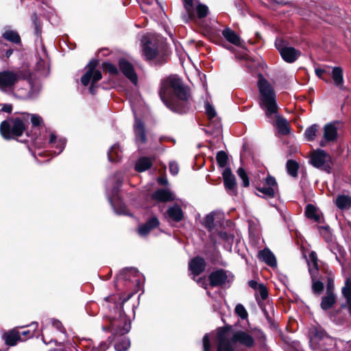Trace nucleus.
<instances>
[{
	"label": "nucleus",
	"mask_w": 351,
	"mask_h": 351,
	"mask_svg": "<svg viewBox=\"0 0 351 351\" xmlns=\"http://www.w3.org/2000/svg\"><path fill=\"white\" fill-rule=\"evenodd\" d=\"M133 293L127 297L122 298L119 295H112L105 298L106 305L109 309V315L106 316L110 325L104 326V330H110L112 335H123L128 333L131 328V320L123 311V304L126 302Z\"/></svg>",
	"instance_id": "obj_1"
},
{
	"label": "nucleus",
	"mask_w": 351,
	"mask_h": 351,
	"mask_svg": "<svg viewBox=\"0 0 351 351\" xmlns=\"http://www.w3.org/2000/svg\"><path fill=\"white\" fill-rule=\"evenodd\" d=\"M160 96L164 104L171 110L184 113L188 93L181 80L176 75H170L161 82Z\"/></svg>",
	"instance_id": "obj_2"
},
{
	"label": "nucleus",
	"mask_w": 351,
	"mask_h": 351,
	"mask_svg": "<svg viewBox=\"0 0 351 351\" xmlns=\"http://www.w3.org/2000/svg\"><path fill=\"white\" fill-rule=\"evenodd\" d=\"M31 119L33 126H38L43 123V119L36 114L22 113L21 117L12 118L3 121L0 125V132L5 139H11L21 136L25 131L24 121Z\"/></svg>",
	"instance_id": "obj_3"
},
{
	"label": "nucleus",
	"mask_w": 351,
	"mask_h": 351,
	"mask_svg": "<svg viewBox=\"0 0 351 351\" xmlns=\"http://www.w3.org/2000/svg\"><path fill=\"white\" fill-rule=\"evenodd\" d=\"M239 343L247 348L254 344V338L247 332L238 330L231 333L226 328H219L217 332V351H233L232 344Z\"/></svg>",
	"instance_id": "obj_4"
},
{
	"label": "nucleus",
	"mask_w": 351,
	"mask_h": 351,
	"mask_svg": "<svg viewBox=\"0 0 351 351\" xmlns=\"http://www.w3.org/2000/svg\"><path fill=\"white\" fill-rule=\"evenodd\" d=\"M261 108L265 111L267 119L272 121L273 114L278 111L276 93L271 84L262 75H259L257 83Z\"/></svg>",
	"instance_id": "obj_5"
},
{
	"label": "nucleus",
	"mask_w": 351,
	"mask_h": 351,
	"mask_svg": "<svg viewBox=\"0 0 351 351\" xmlns=\"http://www.w3.org/2000/svg\"><path fill=\"white\" fill-rule=\"evenodd\" d=\"M309 336V342L313 349L328 351L335 345V340L328 335L320 327H312L310 329Z\"/></svg>",
	"instance_id": "obj_6"
},
{
	"label": "nucleus",
	"mask_w": 351,
	"mask_h": 351,
	"mask_svg": "<svg viewBox=\"0 0 351 351\" xmlns=\"http://www.w3.org/2000/svg\"><path fill=\"white\" fill-rule=\"evenodd\" d=\"M22 79L23 74L21 71H2L0 72V90L5 93H12L15 85Z\"/></svg>",
	"instance_id": "obj_7"
},
{
	"label": "nucleus",
	"mask_w": 351,
	"mask_h": 351,
	"mask_svg": "<svg viewBox=\"0 0 351 351\" xmlns=\"http://www.w3.org/2000/svg\"><path fill=\"white\" fill-rule=\"evenodd\" d=\"M98 64L99 62L97 60H90L85 67V73L81 77V82L84 86H87L89 83H91L89 90L92 94H95V84L102 78L101 71L96 69Z\"/></svg>",
	"instance_id": "obj_8"
},
{
	"label": "nucleus",
	"mask_w": 351,
	"mask_h": 351,
	"mask_svg": "<svg viewBox=\"0 0 351 351\" xmlns=\"http://www.w3.org/2000/svg\"><path fill=\"white\" fill-rule=\"evenodd\" d=\"M310 163L317 169L330 173L332 166L331 156L324 150L317 149L310 154Z\"/></svg>",
	"instance_id": "obj_9"
},
{
	"label": "nucleus",
	"mask_w": 351,
	"mask_h": 351,
	"mask_svg": "<svg viewBox=\"0 0 351 351\" xmlns=\"http://www.w3.org/2000/svg\"><path fill=\"white\" fill-rule=\"evenodd\" d=\"M26 87H21L14 88L12 93L16 97L21 99H30L35 98L40 89V86L38 83L26 82Z\"/></svg>",
	"instance_id": "obj_10"
},
{
	"label": "nucleus",
	"mask_w": 351,
	"mask_h": 351,
	"mask_svg": "<svg viewBox=\"0 0 351 351\" xmlns=\"http://www.w3.org/2000/svg\"><path fill=\"white\" fill-rule=\"evenodd\" d=\"M337 122H332L324 125L323 130V137L319 142L321 147H326L330 143H334L338 137Z\"/></svg>",
	"instance_id": "obj_11"
},
{
	"label": "nucleus",
	"mask_w": 351,
	"mask_h": 351,
	"mask_svg": "<svg viewBox=\"0 0 351 351\" xmlns=\"http://www.w3.org/2000/svg\"><path fill=\"white\" fill-rule=\"evenodd\" d=\"M210 285L211 287H222L232 280V276L228 274L227 271L223 269H219L213 271L209 276Z\"/></svg>",
	"instance_id": "obj_12"
},
{
	"label": "nucleus",
	"mask_w": 351,
	"mask_h": 351,
	"mask_svg": "<svg viewBox=\"0 0 351 351\" xmlns=\"http://www.w3.org/2000/svg\"><path fill=\"white\" fill-rule=\"evenodd\" d=\"M258 191L269 197H274L278 191L275 178L268 175L265 179L264 185L258 188Z\"/></svg>",
	"instance_id": "obj_13"
},
{
	"label": "nucleus",
	"mask_w": 351,
	"mask_h": 351,
	"mask_svg": "<svg viewBox=\"0 0 351 351\" xmlns=\"http://www.w3.org/2000/svg\"><path fill=\"white\" fill-rule=\"evenodd\" d=\"M282 59L289 63L295 62L300 56V51L292 47L280 46L276 44Z\"/></svg>",
	"instance_id": "obj_14"
},
{
	"label": "nucleus",
	"mask_w": 351,
	"mask_h": 351,
	"mask_svg": "<svg viewBox=\"0 0 351 351\" xmlns=\"http://www.w3.org/2000/svg\"><path fill=\"white\" fill-rule=\"evenodd\" d=\"M208 12V8L206 5L200 3L198 0H194L193 15H190L187 12V15L183 16V19L186 23H187L189 22V20L194 19L195 16H197L199 19L204 18L207 16Z\"/></svg>",
	"instance_id": "obj_15"
},
{
	"label": "nucleus",
	"mask_w": 351,
	"mask_h": 351,
	"mask_svg": "<svg viewBox=\"0 0 351 351\" xmlns=\"http://www.w3.org/2000/svg\"><path fill=\"white\" fill-rule=\"evenodd\" d=\"M138 271L135 268H127L121 270L117 277V282L119 281H132L134 283L140 282Z\"/></svg>",
	"instance_id": "obj_16"
},
{
	"label": "nucleus",
	"mask_w": 351,
	"mask_h": 351,
	"mask_svg": "<svg viewBox=\"0 0 351 351\" xmlns=\"http://www.w3.org/2000/svg\"><path fill=\"white\" fill-rule=\"evenodd\" d=\"M268 121L273 124L274 125H276L278 129V132L281 134L286 135L289 134V124L286 119L281 117L278 114V110L276 113H274L272 121H271L269 119H268Z\"/></svg>",
	"instance_id": "obj_17"
},
{
	"label": "nucleus",
	"mask_w": 351,
	"mask_h": 351,
	"mask_svg": "<svg viewBox=\"0 0 351 351\" xmlns=\"http://www.w3.org/2000/svg\"><path fill=\"white\" fill-rule=\"evenodd\" d=\"M224 186L229 194L235 195L237 194L236 180L232 175L230 168H226L222 173Z\"/></svg>",
	"instance_id": "obj_18"
},
{
	"label": "nucleus",
	"mask_w": 351,
	"mask_h": 351,
	"mask_svg": "<svg viewBox=\"0 0 351 351\" xmlns=\"http://www.w3.org/2000/svg\"><path fill=\"white\" fill-rule=\"evenodd\" d=\"M119 69L134 84H137L138 77L132 65L127 60L121 59L119 62Z\"/></svg>",
	"instance_id": "obj_19"
},
{
	"label": "nucleus",
	"mask_w": 351,
	"mask_h": 351,
	"mask_svg": "<svg viewBox=\"0 0 351 351\" xmlns=\"http://www.w3.org/2000/svg\"><path fill=\"white\" fill-rule=\"evenodd\" d=\"M152 197L154 200L160 202H166L173 201L175 195L168 189H158L152 195Z\"/></svg>",
	"instance_id": "obj_20"
},
{
	"label": "nucleus",
	"mask_w": 351,
	"mask_h": 351,
	"mask_svg": "<svg viewBox=\"0 0 351 351\" xmlns=\"http://www.w3.org/2000/svg\"><path fill=\"white\" fill-rule=\"evenodd\" d=\"M134 131L137 143H144L146 141L145 129L144 123L137 118L135 119Z\"/></svg>",
	"instance_id": "obj_21"
},
{
	"label": "nucleus",
	"mask_w": 351,
	"mask_h": 351,
	"mask_svg": "<svg viewBox=\"0 0 351 351\" xmlns=\"http://www.w3.org/2000/svg\"><path fill=\"white\" fill-rule=\"evenodd\" d=\"M205 266L204 260L200 257H195L189 264V269L194 275H198L202 273L204 270Z\"/></svg>",
	"instance_id": "obj_22"
},
{
	"label": "nucleus",
	"mask_w": 351,
	"mask_h": 351,
	"mask_svg": "<svg viewBox=\"0 0 351 351\" xmlns=\"http://www.w3.org/2000/svg\"><path fill=\"white\" fill-rule=\"evenodd\" d=\"M159 225V221L157 217H152L145 224L141 226L138 229V234L141 237L147 236L151 230Z\"/></svg>",
	"instance_id": "obj_23"
},
{
	"label": "nucleus",
	"mask_w": 351,
	"mask_h": 351,
	"mask_svg": "<svg viewBox=\"0 0 351 351\" xmlns=\"http://www.w3.org/2000/svg\"><path fill=\"white\" fill-rule=\"evenodd\" d=\"M3 337L5 343L11 346H15L19 341H23L21 337V333L16 329H14L8 333H5Z\"/></svg>",
	"instance_id": "obj_24"
},
{
	"label": "nucleus",
	"mask_w": 351,
	"mask_h": 351,
	"mask_svg": "<svg viewBox=\"0 0 351 351\" xmlns=\"http://www.w3.org/2000/svg\"><path fill=\"white\" fill-rule=\"evenodd\" d=\"M334 84L339 89H344L343 69L339 66L334 67L330 73Z\"/></svg>",
	"instance_id": "obj_25"
},
{
	"label": "nucleus",
	"mask_w": 351,
	"mask_h": 351,
	"mask_svg": "<svg viewBox=\"0 0 351 351\" xmlns=\"http://www.w3.org/2000/svg\"><path fill=\"white\" fill-rule=\"evenodd\" d=\"M222 35L225 38V39L229 43L236 46H240L241 45V40L240 37L230 28H225L222 31Z\"/></svg>",
	"instance_id": "obj_26"
},
{
	"label": "nucleus",
	"mask_w": 351,
	"mask_h": 351,
	"mask_svg": "<svg viewBox=\"0 0 351 351\" xmlns=\"http://www.w3.org/2000/svg\"><path fill=\"white\" fill-rule=\"evenodd\" d=\"M259 258L266 264L271 267H276V260L274 254L268 249L261 251L258 254Z\"/></svg>",
	"instance_id": "obj_27"
},
{
	"label": "nucleus",
	"mask_w": 351,
	"mask_h": 351,
	"mask_svg": "<svg viewBox=\"0 0 351 351\" xmlns=\"http://www.w3.org/2000/svg\"><path fill=\"white\" fill-rule=\"evenodd\" d=\"M143 51L147 60H153L158 56V50L155 45L150 42L143 45Z\"/></svg>",
	"instance_id": "obj_28"
},
{
	"label": "nucleus",
	"mask_w": 351,
	"mask_h": 351,
	"mask_svg": "<svg viewBox=\"0 0 351 351\" xmlns=\"http://www.w3.org/2000/svg\"><path fill=\"white\" fill-rule=\"evenodd\" d=\"M205 109L206 114L210 121V123H213L215 124V128H221V123L217 120V118L216 117V111L213 106H211L210 104L206 103L205 105Z\"/></svg>",
	"instance_id": "obj_29"
},
{
	"label": "nucleus",
	"mask_w": 351,
	"mask_h": 351,
	"mask_svg": "<svg viewBox=\"0 0 351 351\" xmlns=\"http://www.w3.org/2000/svg\"><path fill=\"white\" fill-rule=\"evenodd\" d=\"M167 214L169 217L175 221H180L183 217L182 210L178 205H174L170 207L167 210Z\"/></svg>",
	"instance_id": "obj_30"
},
{
	"label": "nucleus",
	"mask_w": 351,
	"mask_h": 351,
	"mask_svg": "<svg viewBox=\"0 0 351 351\" xmlns=\"http://www.w3.org/2000/svg\"><path fill=\"white\" fill-rule=\"evenodd\" d=\"M335 204L341 210L349 208L351 206V197L345 195H338L335 200Z\"/></svg>",
	"instance_id": "obj_31"
},
{
	"label": "nucleus",
	"mask_w": 351,
	"mask_h": 351,
	"mask_svg": "<svg viewBox=\"0 0 351 351\" xmlns=\"http://www.w3.org/2000/svg\"><path fill=\"white\" fill-rule=\"evenodd\" d=\"M108 160L111 162L119 161L122 157V151L118 144H114L111 147L108 152Z\"/></svg>",
	"instance_id": "obj_32"
},
{
	"label": "nucleus",
	"mask_w": 351,
	"mask_h": 351,
	"mask_svg": "<svg viewBox=\"0 0 351 351\" xmlns=\"http://www.w3.org/2000/svg\"><path fill=\"white\" fill-rule=\"evenodd\" d=\"M335 301L336 296L334 293H326V295L322 298L320 306L324 311L328 310L333 306Z\"/></svg>",
	"instance_id": "obj_33"
},
{
	"label": "nucleus",
	"mask_w": 351,
	"mask_h": 351,
	"mask_svg": "<svg viewBox=\"0 0 351 351\" xmlns=\"http://www.w3.org/2000/svg\"><path fill=\"white\" fill-rule=\"evenodd\" d=\"M312 279V289L315 294H319L324 289V284L317 279V275L315 274L313 269H311Z\"/></svg>",
	"instance_id": "obj_34"
},
{
	"label": "nucleus",
	"mask_w": 351,
	"mask_h": 351,
	"mask_svg": "<svg viewBox=\"0 0 351 351\" xmlns=\"http://www.w3.org/2000/svg\"><path fill=\"white\" fill-rule=\"evenodd\" d=\"M308 265V271L311 274V269H313L315 274L317 275L318 274V259L317 257V254L315 252H311L308 256V258L307 260Z\"/></svg>",
	"instance_id": "obj_35"
},
{
	"label": "nucleus",
	"mask_w": 351,
	"mask_h": 351,
	"mask_svg": "<svg viewBox=\"0 0 351 351\" xmlns=\"http://www.w3.org/2000/svg\"><path fill=\"white\" fill-rule=\"evenodd\" d=\"M306 217L309 219H313L315 221L321 222V217L315 207L311 204L307 205L305 210Z\"/></svg>",
	"instance_id": "obj_36"
},
{
	"label": "nucleus",
	"mask_w": 351,
	"mask_h": 351,
	"mask_svg": "<svg viewBox=\"0 0 351 351\" xmlns=\"http://www.w3.org/2000/svg\"><path fill=\"white\" fill-rule=\"evenodd\" d=\"M152 165V161L149 158L143 157L140 158L135 166V169L137 171H144L148 169Z\"/></svg>",
	"instance_id": "obj_37"
},
{
	"label": "nucleus",
	"mask_w": 351,
	"mask_h": 351,
	"mask_svg": "<svg viewBox=\"0 0 351 351\" xmlns=\"http://www.w3.org/2000/svg\"><path fill=\"white\" fill-rule=\"evenodd\" d=\"M2 36L7 40L12 42L15 44H18L21 43V38L19 34L14 30H6L3 34Z\"/></svg>",
	"instance_id": "obj_38"
},
{
	"label": "nucleus",
	"mask_w": 351,
	"mask_h": 351,
	"mask_svg": "<svg viewBox=\"0 0 351 351\" xmlns=\"http://www.w3.org/2000/svg\"><path fill=\"white\" fill-rule=\"evenodd\" d=\"M49 143L53 144V146L59 149L58 154H60L64 149L66 144V140L64 138H60L57 140V137L55 134L51 133L49 138Z\"/></svg>",
	"instance_id": "obj_39"
},
{
	"label": "nucleus",
	"mask_w": 351,
	"mask_h": 351,
	"mask_svg": "<svg viewBox=\"0 0 351 351\" xmlns=\"http://www.w3.org/2000/svg\"><path fill=\"white\" fill-rule=\"evenodd\" d=\"M342 293L347 299L351 314V280L350 278L346 279L345 286L342 288Z\"/></svg>",
	"instance_id": "obj_40"
},
{
	"label": "nucleus",
	"mask_w": 351,
	"mask_h": 351,
	"mask_svg": "<svg viewBox=\"0 0 351 351\" xmlns=\"http://www.w3.org/2000/svg\"><path fill=\"white\" fill-rule=\"evenodd\" d=\"M319 126L317 124H313L307 128L304 132V136L307 141H313L316 136L318 131Z\"/></svg>",
	"instance_id": "obj_41"
},
{
	"label": "nucleus",
	"mask_w": 351,
	"mask_h": 351,
	"mask_svg": "<svg viewBox=\"0 0 351 351\" xmlns=\"http://www.w3.org/2000/svg\"><path fill=\"white\" fill-rule=\"evenodd\" d=\"M130 346V341L128 338L124 337L120 341L114 343V349L117 351H126Z\"/></svg>",
	"instance_id": "obj_42"
},
{
	"label": "nucleus",
	"mask_w": 351,
	"mask_h": 351,
	"mask_svg": "<svg viewBox=\"0 0 351 351\" xmlns=\"http://www.w3.org/2000/svg\"><path fill=\"white\" fill-rule=\"evenodd\" d=\"M298 164L294 160H289L287 162V170L288 173L293 176L296 177L298 176Z\"/></svg>",
	"instance_id": "obj_43"
},
{
	"label": "nucleus",
	"mask_w": 351,
	"mask_h": 351,
	"mask_svg": "<svg viewBox=\"0 0 351 351\" xmlns=\"http://www.w3.org/2000/svg\"><path fill=\"white\" fill-rule=\"evenodd\" d=\"M216 159L218 165L220 167H224L226 165L228 160V156L223 151H220L217 153L216 156Z\"/></svg>",
	"instance_id": "obj_44"
},
{
	"label": "nucleus",
	"mask_w": 351,
	"mask_h": 351,
	"mask_svg": "<svg viewBox=\"0 0 351 351\" xmlns=\"http://www.w3.org/2000/svg\"><path fill=\"white\" fill-rule=\"evenodd\" d=\"M215 213L212 212L209 213L206 217H205L204 220V226L208 229L210 231L212 230L213 228V223L215 220Z\"/></svg>",
	"instance_id": "obj_45"
},
{
	"label": "nucleus",
	"mask_w": 351,
	"mask_h": 351,
	"mask_svg": "<svg viewBox=\"0 0 351 351\" xmlns=\"http://www.w3.org/2000/svg\"><path fill=\"white\" fill-rule=\"evenodd\" d=\"M237 174L243 181V186L247 187L250 185V181L245 170L240 167L237 170Z\"/></svg>",
	"instance_id": "obj_46"
},
{
	"label": "nucleus",
	"mask_w": 351,
	"mask_h": 351,
	"mask_svg": "<svg viewBox=\"0 0 351 351\" xmlns=\"http://www.w3.org/2000/svg\"><path fill=\"white\" fill-rule=\"evenodd\" d=\"M237 174L243 181V186L247 187L250 185V181L245 170L240 167L237 170Z\"/></svg>",
	"instance_id": "obj_47"
},
{
	"label": "nucleus",
	"mask_w": 351,
	"mask_h": 351,
	"mask_svg": "<svg viewBox=\"0 0 351 351\" xmlns=\"http://www.w3.org/2000/svg\"><path fill=\"white\" fill-rule=\"evenodd\" d=\"M235 313L243 319L247 317V313L242 304H237L235 307Z\"/></svg>",
	"instance_id": "obj_48"
},
{
	"label": "nucleus",
	"mask_w": 351,
	"mask_h": 351,
	"mask_svg": "<svg viewBox=\"0 0 351 351\" xmlns=\"http://www.w3.org/2000/svg\"><path fill=\"white\" fill-rule=\"evenodd\" d=\"M193 1L194 0H183L186 12L190 15H193Z\"/></svg>",
	"instance_id": "obj_49"
},
{
	"label": "nucleus",
	"mask_w": 351,
	"mask_h": 351,
	"mask_svg": "<svg viewBox=\"0 0 351 351\" xmlns=\"http://www.w3.org/2000/svg\"><path fill=\"white\" fill-rule=\"evenodd\" d=\"M203 348L204 351H210L211 345L209 339V335L206 334L203 338Z\"/></svg>",
	"instance_id": "obj_50"
},
{
	"label": "nucleus",
	"mask_w": 351,
	"mask_h": 351,
	"mask_svg": "<svg viewBox=\"0 0 351 351\" xmlns=\"http://www.w3.org/2000/svg\"><path fill=\"white\" fill-rule=\"evenodd\" d=\"M104 68L111 74H117L118 72L117 67L111 63H104Z\"/></svg>",
	"instance_id": "obj_51"
},
{
	"label": "nucleus",
	"mask_w": 351,
	"mask_h": 351,
	"mask_svg": "<svg viewBox=\"0 0 351 351\" xmlns=\"http://www.w3.org/2000/svg\"><path fill=\"white\" fill-rule=\"evenodd\" d=\"M257 290L261 299L265 300L268 295L265 287L263 284H260Z\"/></svg>",
	"instance_id": "obj_52"
},
{
	"label": "nucleus",
	"mask_w": 351,
	"mask_h": 351,
	"mask_svg": "<svg viewBox=\"0 0 351 351\" xmlns=\"http://www.w3.org/2000/svg\"><path fill=\"white\" fill-rule=\"evenodd\" d=\"M169 170L172 175H173V176L177 175L179 171V167H178V163L176 162H170Z\"/></svg>",
	"instance_id": "obj_53"
},
{
	"label": "nucleus",
	"mask_w": 351,
	"mask_h": 351,
	"mask_svg": "<svg viewBox=\"0 0 351 351\" xmlns=\"http://www.w3.org/2000/svg\"><path fill=\"white\" fill-rule=\"evenodd\" d=\"M50 322H51L52 326L55 328H56L58 330H59L63 333L65 332L64 328H63L62 323L60 321L56 320V319H51V320H50Z\"/></svg>",
	"instance_id": "obj_54"
},
{
	"label": "nucleus",
	"mask_w": 351,
	"mask_h": 351,
	"mask_svg": "<svg viewBox=\"0 0 351 351\" xmlns=\"http://www.w3.org/2000/svg\"><path fill=\"white\" fill-rule=\"evenodd\" d=\"M315 74H316V75H317L318 77H319V78L322 79L323 80H324V81H325V82H328V80H325V79L322 77V75H323L324 73H328V74H329V73H329V71H328L326 69H319V68H317V69H315Z\"/></svg>",
	"instance_id": "obj_55"
},
{
	"label": "nucleus",
	"mask_w": 351,
	"mask_h": 351,
	"mask_svg": "<svg viewBox=\"0 0 351 351\" xmlns=\"http://www.w3.org/2000/svg\"><path fill=\"white\" fill-rule=\"evenodd\" d=\"M334 281L331 278L328 279L327 282V288H326V293H334Z\"/></svg>",
	"instance_id": "obj_56"
},
{
	"label": "nucleus",
	"mask_w": 351,
	"mask_h": 351,
	"mask_svg": "<svg viewBox=\"0 0 351 351\" xmlns=\"http://www.w3.org/2000/svg\"><path fill=\"white\" fill-rule=\"evenodd\" d=\"M1 110L10 113L12 110V106L9 104H2Z\"/></svg>",
	"instance_id": "obj_57"
},
{
	"label": "nucleus",
	"mask_w": 351,
	"mask_h": 351,
	"mask_svg": "<svg viewBox=\"0 0 351 351\" xmlns=\"http://www.w3.org/2000/svg\"><path fill=\"white\" fill-rule=\"evenodd\" d=\"M121 184V181L119 180H118L117 181L116 186L113 188L112 191L111 193L112 196H115L118 193L119 188L120 187Z\"/></svg>",
	"instance_id": "obj_58"
},
{
	"label": "nucleus",
	"mask_w": 351,
	"mask_h": 351,
	"mask_svg": "<svg viewBox=\"0 0 351 351\" xmlns=\"http://www.w3.org/2000/svg\"><path fill=\"white\" fill-rule=\"evenodd\" d=\"M248 285L251 288H252L254 289H258V285L260 284H258V282L255 280H250V281H249Z\"/></svg>",
	"instance_id": "obj_59"
},
{
	"label": "nucleus",
	"mask_w": 351,
	"mask_h": 351,
	"mask_svg": "<svg viewBox=\"0 0 351 351\" xmlns=\"http://www.w3.org/2000/svg\"><path fill=\"white\" fill-rule=\"evenodd\" d=\"M23 335V336H25V339H23V340H25L26 339H28L30 337H32L33 335V333H31L30 332V330H24L21 333V335Z\"/></svg>",
	"instance_id": "obj_60"
},
{
	"label": "nucleus",
	"mask_w": 351,
	"mask_h": 351,
	"mask_svg": "<svg viewBox=\"0 0 351 351\" xmlns=\"http://www.w3.org/2000/svg\"><path fill=\"white\" fill-rule=\"evenodd\" d=\"M158 182H159L160 184H164V185H165V184H167V179H166V178H160L158 179Z\"/></svg>",
	"instance_id": "obj_61"
},
{
	"label": "nucleus",
	"mask_w": 351,
	"mask_h": 351,
	"mask_svg": "<svg viewBox=\"0 0 351 351\" xmlns=\"http://www.w3.org/2000/svg\"><path fill=\"white\" fill-rule=\"evenodd\" d=\"M12 54V50L8 49L6 51L5 55L7 58H9Z\"/></svg>",
	"instance_id": "obj_62"
},
{
	"label": "nucleus",
	"mask_w": 351,
	"mask_h": 351,
	"mask_svg": "<svg viewBox=\"0 0 351 351\" xmlns=\"http://www.w3.org/2000/svg\"><path fill=\"white\" fill-rule=\"evenodd\" d=\"M38 323L37 322H33L30 324L31 327H33L34 329L38 327Z\"/></svg>",
	"instance_id": "obj_63"
},
{
	"label": "nucleus",
	"mask_w": 351,
	"mask_h": 351,
	"mask_svg": "<svg viewBox=\"0 0 351 351\" xmlns=\"http://www.w3.org/2000/svg\"><path fill=\"white\" fill-rule=\"evenodd\" d=\"M108 199L110 204L113 206V197H110V195H108Z\"/></svg>",
	"instance_id": "obj_64"
}]
</instances>
